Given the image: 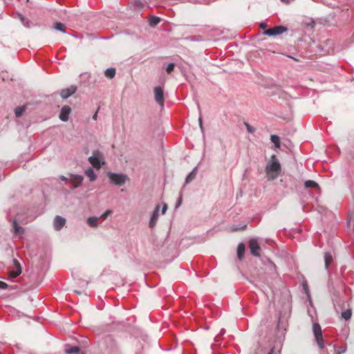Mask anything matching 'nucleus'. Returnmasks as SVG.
<instances>
[{"label":"nucleus","instance_id":"f03ea898","mask_svg":"<svg viewBox=\"0 0 354 354\" xmlns=\"http://www.w3.org/2000/svg\"><path fill=\"white\" fill-rule=\"evenodd\" d=\"M88 161L97 169H100L105 163L104 154L99 150H94L92 156L88 158Z\"/></svg>","mask_w":354,"mask_h":354},{"label":"nucleus","instance_id":"ddd939ff","mask_svg":"<svg viewBox=\"0 0 354 354\" xmlns=\"http://www.w3.org/2000/svg\"><path fill=\"white\" fill-rule=\"evenodd\" d=\"M158 216H159V206L158 205L155 208V209L152 214V216L151 217V219L149 221V227L153 228L155 227V225H156Z\"/></svg>","mask_w":354,"mask_h":354},{"label":"nucleus","instance_id":"a211bd4d","mask_svg":"<svg viewBox=\"0 0 354 354\" xmlns=\"http://www.w3.org/2000/svg\"><path fill=\"white\" fill-rule=\"evenodd\" d=\"M333 256L330 252H326L324 254V266L328 270L329 265L333 262Z\"/></svg>","mask_w":354,"mask_h":354},{"label":"nucleus","instance_id":"6ab92c4d","mask_svg":"<svg viewBox=\"0 0 354 354\" xmlns=\"http://www.w3.org/2000/svg\"><path fill=\"white\" fill-rule=\"evenodd\" d=\"M24 232V230L23 228L19 226L17 223V221L15 220L13 221V232L15 235H17V236H20Z\"/></svg>","mask_w":354,"mask_h":354},{"label":"nucleus","instance_id":"4c0bfd02","mask_svg":"<svg viewBox=\"0 0 354 354\" xmlns=\"http://www.w3.org/2000/svg\"><path fill=\"white\" fill-rule=\"evenodd\" d=\"M260 27L262 28V29H265L266 27V25L263 23L261 24L260 25Z\"/></svg>","mask_w":354,"mask_h":354},{"label":"nucleus","instance_id":"2eb2a0df","mask_svg":"<svg viewBox=\"0 0 354 354\" xmlns=\"http://www.w3.org/2000/svg\"><path fill=\"white\" fill-rule=\"evenodd\" d=\"M80 351V348L79 346H72L69 344L65 345L64 351H65L66 354L77 353H79Z\"/></svg>","mask_w":354,"mask_h":354},{"label":"nucleus","instance_id":"5701e85b","mask_svg":"<svg viewBox=\"0 0 354 354\" xmlns=\"http://www.w3.org/2000/svg\"><path fill=\"white\" fill-rule=\"evenodd\" d=\"M17 15H18L19 19L21 21L22 24L26 28H30V21L27 18L24 17L21 14H18Z\"/></svg>","mask_w":354,"mask_h":354},{"label":"nucleus","instance_id":"c756f323","mask_svg":"<svg viewBox=\"0 0 354 354\" xmlns=\"http://www.w3.org/2000/svg\"><path fill=\"white\" fill-rule=\"evenodd\" d=\"M144 6L143 3L140 0H135L134 1V8H140Z\"/></svg>","mask_w":354,"mask_h":354},{"label":"nucleus","instance_id":"ea45409f","mask_svg":"<svg viewBox=\"0 0 354 354\" xmlns=\"http://www.w3.org/2000/svg\"><path fill=\"white\" fill-rule=\"evenodd\" d=\"M282 2H288L289 0H281Z\"/></svg>","mask_w":354,"mask_h":354},{"label":"nucleus","instance_id":"7c9ffc66","mask_svg":"<svg viewBox=\"0 0 354 354\" xmlns=\"http://www.w3.org/2000/svg\"><path fill=\"white\" fill-rule=\"evenodd\" d=\"M174 69V63H169L167 67H166V71L168 73H170L171 71H173Z\"/></svg>","mask_w":354,"mask_h":354},{"label":"nucleus","instance_id":"39448f33","mask_svg":"<svg viewBox=\"0 0 354 354\" xmlns=\"http://www.w3.org/2000/svg\"><path fill=\"white\" fill-rule=\"evenodd\" d=\"M154 98L156 103L162 108L165 105V99L163 88L161 86L154 88Z\"/></svg>","mask_w":354,"mask_h":354},{"label":"nucleus","instance_id":"2f4dec72","mask_svg":"<svg viewBox=\"0 0 354 354\" xmlns=\"http://www.w3.org/2000/svg\"><path fill=\"white\" fill-rule=\"evenodd\" d=\"M112 214V211L111 209H107L104 214H102L100 216V218L103 219H106L108 216Z\"/></svg>","mask_w":354,"mask_h":354},{"label":"nucleus","instance_id":"b1692460","mask_svg":"<svg viewBox=\"0 0 354 354\" xmlns=\"http://www.w3.org/2000/svg\"><path fill=\"white\" fill-rule=\"evenodd\" d=\"M53 28L58 31L65 33V25L61 22H56L53 25Z\"/></svg>","mask_w":354,"mask_h":354},{"label":"nucleus","instance_id":"a19ab883","mask_svg":"<svg viewBox=\"0 0 354 354\" xmlns=\"http://www.w3.org/2000/svg\"><path fill=\"white\" fill-rule=\"evenodd\" d=\"M75 292L77 293V294H80V292L79 291H77V290H75Z\"/></svg>","mask_w":354,"mask_h":354},{"label":"nucleus","instance_id":"a878e982","mask_svg":"<svg viewBox=\"0 0 354 354\" xmlns=\"http://www.w3.org/2000/svg\"><path fill=\"white\" fill-rule=\"evenodd\" d=\"M26 109L24 106H19L15 109V114L16 117L18 118L20 117L24 113Z\"/></svg>","mask_w":354,"mask_h":354},{"label":"nucleus","instance_id":"bb28decb","mask_svg":"<svg viewBox=\"0 0 354 354\" xmlns=\"http://www.w3.org/2000/svg\"><path fill=\"white\" fill-rule=\"evenodd\" d=\"M352 315L351 310L350 309H348L344 312L342 313V317L345 320H348L351 319Z\"/></svg>","mask_w":354,"mask_h":354},{"label":"nucleus","instance_id":"1a4fd4ad","mask_svg":"<svg viewBox=\"0 0 354 354\" xmlns=\"http://www.w3.org/2000/svg\"><path fill=\"white\" fill-rule=\"evenodd\" d=\"M13 268L10 270L9 273L12 278H15L21 273V267L19 262L16 259H13Z\"/></svg>","mask_w":354,"mask_h":354},{"label":"nucleus","instance_id":"cd10ccee","mask_svg":"<svg viewBox=\"0 0 354 354\" xmlns=\"http://www.w3.org/2000/svg\"><path fill=\"white\" fill-rule=\"evenodd\" d=\"M160 21V19L158 17L153 16L149 19V24L151 26H156Z\"/></svg>","mask_w":354,"mask_h":354},{"label":"nucleus","instance_id":"c9c22d12","mask_svg":"<svg viewBox=\"0 0 354 354\" xmlns=\"http://www.w3.org/2000/svg\"><path fill=\"white\" fill-rule=\"evenodd\" d=\"M167 209V206L166 204H164L163 207L162 208V214H164L166 212Z\"/></svg>","mask_w":354,"mask_h":354},{"label":"nucleus","instance_id":"4468645a","mask_svg":"<svg viewBox=\"0 0 354 354\" xmlns=\"http://www.w3.org/2000/svg\"><path fill=\"white\" fill-rule=\"evenodd\" d=\"M304 187L306 189L315 188V189H317L319 192H320V187H319V185H318V183H317L315 181L312 180H308L305 181Z\"/></svg>","mask_w":354,"mask_h":354},{"label":"nucleus","instance_id":"72a5a7b5","mask_svg":"<svg viewBox=\"0 0 354 354\" xmlns=\"http://www.w3.org/2000/svg\"><path fill=\"white\" fill-rule=\"evenodd\" d=\"M181 203H182V196H179L177 202H176V207H178L180 205H181Z\"/></svg>","mask_w":354,"mask_h":354},{"label":"nucleus","instance_id":"aec40b11","mask_svg":"<svg viewBox=\"0 0 354 354\" xmlns=\"http://www.w3.org/2000/svg\"><path fill=\"white\" fill-rule=\"evenodd\" d=\"M245 252V245L243 243L239 244L237 247V256L238 258L241 260L243 257Z\"/></svg>","mask_w":354,"mask_h":354},{"label":"nucleus","instance_id":"393cba45","mask_svg":"<svg viewBox=\"0 0 354 354\" xmlns=\"http://www.w3.org/2000/svg\"><path fill=\"white\" fill-rule=\"evenodd\" d=\"M271 142L274 145V146L277 148L280 147V140L279 137L277 135H272L270 136Z\"/></svg>","mask_w":354,"mask_h":354},{"label":"nucleus","instance_id":"9d476101","mask_svg":"<svg viewBox=\"0 0 354 354\" xmlns=\"http://www.w3.org/2000/svg\"><path fill=\"white\" fill-rule=\"evenodd\" d=\"M71 112V109L69 106H64L60 111L59 118L63 121L66 122L68 120V116Z\"/></svg>","mask_w":354,"mask_h":354},{"label":"nucleus","instance_id":"412c9836","mask_svg":"<svg viewBox=\"0 0 354 354\" xmlns=\"http://www.w3.org/2000/svg\"><path fill=\"white\" fill-rule=\"evenodd\" d=\"M98 218L95 216H91L88 218L87 223L91 227H97L98 226Z\"/></svg>","mask_w":354,"mask_h":354},{"label":"nucleus","instance_id":"58836bf2","mask_svg":"<svg viewBox=\"0 0 354 354\" xmlns=\"http://www.w3.org/2000/svg\"><path fill=\"white\" fill-rule=\"evenodd\" d=\"M97 113L96 112L93 115V120H97Z\"/></svg>","mask_w":354,"mask_h":354},{"label":"nucleus","instance_id":"20e7f679","mask_svg":"<svg viewBox=\"0 0 354 354\" xmlns=\"http://www.w3.org/2000/svg\"><path fill=\"white\" fill-rule=\"evenodd\" d=\"M313 331L315 338V340L317 343V345L320 349H323L324 347V339L322 336V331L320 325L318 323H313Z\"/></svg>","mask_w":354,"mask_h":354},{"label":"nucleus","instance_id":"79ce46f5","mask_svg":"<svg viewBox=\"0 0 354 354\" xmlns=\"http://www.w3.org/2000/svg\"><path fill=\"white\" fill-rule=\"evenodd\" d=\"M268 354H272V351H270Z\"/></svg>","mask_w":354,"mask_h":354},{"label":"nucleus","instance_id":"f704fd0d","mask_svg":"<svg viewBox=\"0 0 354 354\" xmlns=\"http://www.w3.org/2000/svg\"><path fill=\"white\" fill-rule=\"evenodd\" d=\"M59 178H60L62 180H63V181H65V182H70V178H67V177H66V176H59Z\"/></svg>","mask_w":354,"mask_h":354},{"label":"nucleus","instance_id":"f257e3e1","mask_svg":"<svg viewBox=\"0 0 354 354\" xmlns=\"http://www.w3.org/2000/svg\"><path fill=\"white\" fill-rule=\"evenodd\" d=\"M281 167L279 161L275 155H272L270 161L266 167V173L268 175V180H273L280 174Z\"/></svg>","mask_w":354,"mask_h":354},{"label":"nucleus","instance_id":"e433bc0d","mask_svg":"<svg viewBox=\"0 0 354 354\" xmlns=\"http://www.w3.org/2000/svg\"><path fill=\"white\" fill-rule=\"evenodd\" d=\"M198 122H199V125H200V127H201V130H203L202 119H201V117L198 119Z\"/></svg>","mask_w":354,"mask_h":354},{"label":"nucleus","instance_id":"473e14b6","mask_svg":"<svg viewBox=\"0 0 354 354\" xmlns=\"http://www.w3.org/2000/svg\"><path fill=\"white\" fill-rule=\"evenodd\" d=\"M8 288V284L3 281H0V289L5 290Z\"/></svg>","mask_w":354,"mask_h":354},{"label":"nucleus","instance_id":"dca6fc26","mask_svg":"<svg viewBox=\"0 0 354 354\" xmlns=\"http://www.w3.org/2000/svg\"><path fill=\"white\" fill-rule=\"evenodd\" d=\"M84 174L91 182L95 181L97 178V175L91 168L86 169L84 171Z\"/></svg>","mask_w":354,"mask_h":354},{"label":"nucleus","instance_id":"4be33fe9","mask_svg":"<svg viewBox=\"0 0 354 354\" xmlns=\"http://www.w3.org/2000/svg\"><path fill=\"white\" fill-rule=\"evenodd\" d=\"M104 75L106 77L112 79L115 75V69L113 67L109 68L104 71Z\"/></svg>","mask_w":354,"mask_h":354},{"label":"nucleus","instance_id":"9b49d317","mask_svg":"<svg viewBox=\"0 0 354 354\" xmlns=\"http://www.w3.org/2000/svg\"><path fill=\"white\" fill-rule=\"evenodd\" d=\"M66 219L62 216H56L54 219V228L59 231L65 225Z\"/></svg>","mask_w":354,"mask_h":354},{"label":"nucleus","instance_id":"c85d7f7f","mask_svg":"<svg viewBox=\"0 0 354 354\" xmlns=\"http://www.w3.org/2000/svg\"><path fill=\"white\" fill-rule=\"evenodd\" d=\"M244 125L248 131V133H252L255 131V128L252 127L250 124H249L248 122H244Z\"/></svg>","mask_w":354,"mask_h":354},{"label":"nucleus","instance_id":"f3484780","mask_svg":"<svg viewBox=\"0 0 354 354\" xmlns=\"http://www.w3.org/2000/svg\"><path fill=\"white\" fill-rule=\"evenodd\" d=\"M198 168L195 167L192 171L187 176L185 179V183H189L192 180H193L196 175Z\"/></svg>","mask_w":354,"mask_h":354},{"label":"nucleus","instance_id":"7ed1b4c3","mask_svg":"<svg viewBox=\"0 0 354 354\" xmlns=\"http://www.w3.org/2000/svg\"><path fill=\"white\" fill-rule=\"evenodd\" d=\"M107 176L110 179L111 182L115 185H122L128 180V176L122 174L108 172Z\"/></svg>","mask_w":354,"mask_h":354},{"label":"nucleus","instance_id":"f8f14e48","mask_svg":"<svg viewBox=\"0 0 354 354\" xmlns=\"http://www.w3.org/2000/svg\"><path fill=\"white\" fill-rule=\"evenodd\" d=\"M76 89H77L76 86H71L69 88H64V89L62 90L60 95L62 98L66 99L68 97H70L71 95H72L73 93H75V92L76 91Z\"/></svg>","mask_w":354,"mask_h":354},{"label":"nucleus","instance_id":"6e6552de","mask_svg":"<svg viewBox=\"0 0 354 354\" xmlns=\"http://www.w3.org/2000/svg\"><path fill=\"white\" fill-rule=\"evenodd\" d=\"M249 248L252 255L255 257L260 256L261 248L257 239H251L249 241Z\"/></svg>","mask_w":354,"mask_h":354},{"label":"nucleus","instance_id":"0eeeda50","mask_svg":"<svg viewBox=\"0 0 354 354\" xmlns=\"http://www.w3.org/2000/svg\"><path fill=\"white\" fill-rule=\"evenodd\" d=\"M70 183L72 184V188L76 189L81 186L84 180V176L78 174H69Z\"/></svg>","mask_w":354,"mask_h":354},{"label":"nucleus","instance_id":"423d86ee","mask_svg":"<svg viewBox=\"0 0 354 354\" xmlns=\"http://www.w3.org/2000/svg\"><path fill=\"white\" fill-rule=\"evenodd\" d=\"M287 31V28L283 26H274L265 31V35L268 36H276Z\"/></svg>","mask_w":354,"mask_h":354}]
</instances>
